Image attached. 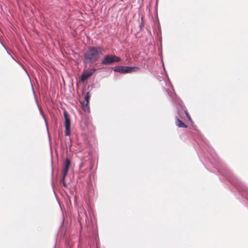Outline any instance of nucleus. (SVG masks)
Wrapping results in <instances>:
<instances>
[{
	"label": "nucleus",
	"instance_id": "1",
	"mask_svg": "<svg viewBox=\"0 0 248 248\" xmlns=\"http://www.w3.org/2000/svg\"><path fill=\"white\" fill-rule=\"evenodd\" d=\"M214 166L218 172L224 176L229 181L236 186L238 190L241 193L242 197H244L248 201V188L234 176L229 170L222 166L220 163L217 162Z\"/></svg>",
	"mask_w": 248,
	"mask_h": 248
},
{
	"label": "nucleus",
	"instance_id": "2",
	"mask_svg": "<svg viewBox=\"0 0 248 248\" xmlns=\"http://www.w3.org/2000/svg\"><path fill=\"white\" fill-rule=\"evenodd\" d=\"M105 52V49L100 46H90L84 54V63L92 64L95 62Z\"/></svg>",
	"mask_w": 248,
	"mask_h": 248
},
{
	"label": "nucleus",
	"instance_id": "3",
	"mask_svg": "<svg viewBox=\"0 0 248 248\" xmlns=\"http://www.w3.org/2000/svg\"><path fill=\"white\" fill-rule=\"evenodd\" d=\"M121 61V59L114 55H106L101 62L102 65H110Z\"/></svg>",
	"mask_w": 248,
	"mask_h": 248
},
{
	"label": "nucleus",
	"instance_id": "4",
	"mask_svg": "<svg viewBox=\"0 0 248 248\" xmlns=\"http://www.w3.org/2000/svg\"><path fill=\"white\" fill-rule=\"evenodd\" d=\"M139 68L135 66H117L113 68V70L115 72L120 73H130L139 70Z\"/></svg>",
	"mask_w": 248,
	"mask_h": 248
},
{
	"label": "nucleus",
	"instance_id": "5",
	"mask_svg": "<svg viewBox=\"0 0 248 248\" xmlns=\"http://www.w3.org/2000/svg\"><path fill=\"white\" fill-rule=\"evenodd\" d=\"M63 115L65 119V135L69 136L71 134V122L69 118L68 117V114L66 110L63 112Z\"/></svg>",
	"mask_w": 248,
	"mask_h": 248
},
{
	"label": "nucleus",
	"instance_id": "6",
	"mask_svg": "<svg viewBox=\"0 0 248 248\" xmlns=\"http://www.w3.org/2000/svg\"><path fill=\"white\" fill-rule=\"evenodd\" d=\"M90 97H91V95L90 94V93L87 92L86 93L85 96H84V99L86 102V103H85L84 102H81L82 105L83 106V107L84 108V110L85 111L87 110L88 112L90 111L89 103Z\"/></svg>",
	"mask_w": 248,
	"mask_h": 248
},
{
	"label": "nucleus",
	"instance_id": "7",
	"mask_svg": "<svg viewBox=\"0 0 248 248\" xmlns=\"http://www.w3.org/2000/svg\"><path fill=\"white\" fill-rule=\"evenodd\" d=\"M96 71L95 68H92L89 70L88 72L83 74L81 75V80L82 82H84L85 80H87L89 77H90Z\"/></svg>",
	"mask_w": 248,
	"mask_h": 248
},
{
	"label": "nucleus",
	"instance_id": "8",
	"mask_svg": "<svg viewBox=\"0 0 248 248\" xmlns=\"http://www.w3.org/2000/svg\"><path fill=\"white\" fill-rule=\"evenodd\" d=\"M71 164L70 159L66 158L64 162V168L62 172V175H67Z\"/></svg>",
	"mask_w": 248,
	"mask_h": 248
},
{
	"label": "nucleus",
	"instance_id": "9",
	"mask_svg": "<svg viewBox=\"0 0 248 248\" xmlns=\"http://www.w3.org/2000/svg\"><path fill=\"white\" fill-rule=\"evenodd\" d=\"M176 124L179 127L186 128L187 125L182 122L177 116L176 117Z\"/></svg>",
	"mask_w": 248,
	"mask_h": 248
},
{
	"label": "nucleus",
	"instance_id": "10",
	"mask_svg": "<svg viewBox=\"0 0 248 248\" xmlns=\"http://www.w3.org/2000/svg\"><path fill=\"white\" fill-rule=\"evenodd\" d=\"M37 106H38L40 113L41 114L42 117L43 118V119H44V120L45 121V124H46V128H47V130L48 131V127H47V123H46V118H45V115L44 114L43 111L42 110L41 108L39 106V105H38L37 103Z\"/></svg>",
	"mask_w": 248,
	"mask_h": 248
},
{
	"label": "nucleus",
	"instance_id": "11",
	"mask_svg": "<svg viewBox=\"0 0 248 248\" xmlns=\"http://www.w3.org/2000/svg\"><path fill=\"white\" fill-rule=\"evenodd\" d=\"M182 108H183V109H184V112H185V113L186 114V117L187 118V119H189V120H191L190 116L189 115L186 108L185 106H184V107L182 106Z\"/></svg>",
	"mask_w": 248,
	"mask_h": 248
},
{
	"label": "nucleus",
	"instance_id": "12",
	"mask_svg": "<svg viewBox=\"0 0 248 248\" xmlns=\"http://www.w3.org/2000/svg\"><path fill=\"white\" fill-rule=\"evenodd\" d=\"M66 175H62V185L64 187H67V184L65 181V177Z\"/></svg>",
	"mask_w": 248,
	"mask_h": 248
},
{
	"label": "nucleus",
	"instance_id": "13",
	"mask_svg": "<svg viewBox=\"0 0 248 248\" xmlns=\"http://www.w3.org/2000/svg\"><path fill=\"white\" fill-rule=\"evenodd\" d=\"M0 44L2 45V46L5 49H6V48L5 47V46H4V45L2 43V42L0 40Z\"/></svg>",
	"mask_w": 248,
	"mask_h": 248
},
{
	"label": "nucleus",
	"instance_id": "14",
	"mask_svg": "<svg viewBox=\"0 0 248 248\" xmlns=\"http://www.w3.org/2000/svg\"><path fill=\"white\" fill-rule=\"evenodd\" d=\"M167 92L168 94H169V95L170 97H171V95H170V94L169 92L168 91H167Z\"/></svg>",
	"mask_w": 248,
	"mask_h": 248
},
{
	"label": "nucleus",
	"instance_id": "15",
	"mask_svg": "<svg viewBox=\"0 0 248 248\" xmlns=\"http://www.w3.org/2000/svg\"><path fill=\"white\" fill-rule=\"evenodd\" d=\"M178 113L179 116L180 117V116H179V112H178Z\"/></svg>",
	"mask_w": 248,
	"mask_h": 248
}]
</instances>
